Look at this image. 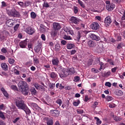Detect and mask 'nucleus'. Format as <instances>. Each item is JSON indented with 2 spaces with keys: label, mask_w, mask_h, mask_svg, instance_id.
<instances>
[{
  "label": "nucleus",
  "mask_w": 125,
  "mask_h": 125,
  "mask_svg": "<svg viewBox=\"0 0 125 125\" xmlns=\"http://www.w3.org/2000/svg\"><path fill=\"white\" fill-rule=\"evenodd\" d=\"M19 90L23 95L26 96L29 94V87L28 83L25 81H20L18 84Z\"/></svg>",
  "instance_id": "nucleus-1"
},
{
  "label": "nucleus",
  "mask_w": 125,
  "mask_h": 125,
  "mask_svg": "<svg viewBox=\"0 0 125 125\" xmlns=\"http://www.w3.org/2000/svg\"><path fill=\"white\" fill-rule=\"evenodd\" d=\"M25 105L26 104H25L24 101L21 99L17 100L16 101V105L19 109L22 110Z\"/></svg>",
  "instance_id": "nucleus-2"
},
{
  "label": "nucleus",
  "mask_w": 125,
  "mask_h": 125,
  "mask_svg": "<svg viewBox=\"0 0 125 125\" xmlns=\"http://www.w3.org/2000/svg\"><path fill=\"white\" fill-rule=\"evenodd\" d=\"M69 21L70 23H71L72 24H75V25H78V24L80 23L81 20L78 18H76V17L72 16L69 19Z\"/></svg>",
  "instance_id": "nucleus-3"
},
{
  "label": "nucleus",
  "mask_w": 125,
  "mask_h": 125,
  "mask_svg": "<svg viewBox=\"0 0 125 125\" xmlns=\"http://www.w3.org/2000/svg\"><path fill=\"white\" fill-rule=\"evenodd\" d=\"M90 28L92 30H94V31H97V30H99L100 28V25H99V23L97 22H93L90 25Z\"/></svg>",
  "instance_id": "nucleus-4"
},
{
  "label": "nucleus",
  "mask_w": 125,
  "mask_h": 125,
  "mask_svg": "<svg viewBox=\"0 0 125 125\" xmlns=\"http://www.w3.org/2000/svg\"><path fill=\"white\" fill-rule=\"evenodd\" d=\"M89 36L90 37V39L92 40V41H96V42H99L101 39L100 37L93 34V33H90L89 34Z\"/></svg>",
  "instance_id": "nucleus-5"
},
{
  "label": "nucleus",
  "mask_w": 125,
  "mask_h": 125,
  "mask_svg": "<svg viewBox=\"0 0 125 125\" xmlns=\"http://www.w3.org/2000/svg\"><path fill=\"white\" fill-rule=\"evenodd\" d=\"M50 114L53 117H59V115H60V111L57 109H51L50 110Z\"/></svg>",
  "instance_id": "nucleus-6"
},
{
  "label": "nucleus",
  "mask_w": 125,
  "mask_h": 125,
  "mask_svg": "<svg viewBox=\"0 0 125 125\" xmlns=\"http://www.w3.org/2000/svg\"><path fill=\"white\" fill-rule=\"evenodd\" d=\"M69 75H70V73H69L68 69L63 70L62 73L59 74L60 78H66Z\"/></svg>",
  "instance_id": "nucleus-7"
},
{
  "label": "nucleus",
  "mask_w": 125,
  "mask_h": 125,
  "mask_svg": "<svg viewBox=\"0 0 125 125\" xmlns=\"http://www.w3.org/2000/svg\"><path fill=\"white\" fill-rule=\"evenodd\" d=\"M25 32H26V33L28 34V35H33V34H34L35 32H36V30L35 29V28H32L31 27H28L25 29Z\"/></svg>",
  "instance_id": "nucleus-8"
},
{
  "label": "nucleus",
  "mask_w": 125,
  "mask_h": 125,
  "mask_svg": "<svg viewBox=\"0 0 125 125\" xmlns=\"http://www.w3.org/2000/svg\"><path fill=\"white\" fill-rule=\"evenodd\" d=\"M104 23L105 27H109L112 23V20L110 17H107L104 20Z\"/></svg>",
  "instance_id": "nucleus-9"
},
{
  "label": "nucleus",
  "mask_w": 125,
  "mask_h": 125,
  "mask_svg": "<svg viewBox=\"0 0 125 125\" xmlns=\"http://www.w3.org/2000/svg\"><path fill=\"white\" fill-rule=\"evenodd\" d=\"M15 24L14 21L13 20H8L6 21V25L8 26V27H13L14 25Z\"/></svg>",
  "instance_id": "nucleus-10"
},
{
  "label": "nucleus",
  "mask_w": 125,
  "mask_h": 125,
  "mask_svg": "<svg viewBox=\"0 0 125 125\" xmlns=\"http://www.w3.org/2000/svg\"><path fill=\"white\" fill-rule=\"evenodd\" d=\"M27 44H28V39H26L25 40L20 42V46L21 48H25V47L27 46Z\"/></svg>",
  "instance_id": "nucleus-11"
},
{
  "label": "nucleus",
  "mask_w": 125,
  "mask_h": 125,
  "mask_svg": "<svg viewBox=\"0 0 125 125\" xmlns=\"http://www.w3.org/2000/svg\"><path fill=\"white\" fill-rule=\"evenodd\" d=\"M53 29L55 31H58L61 29L60 23L57 22H54L53 23Z\"/></svg>",
  "instance_id": "nucleus-12"
},
{
  "label": "nucleus",
  "mask_w": 125,
  "mask_h": 125,
  "mask_svg": "<svg viewBox=\"0 0 125 125\" xmlns=\"http://www.w3.org/2000/svg\"><path fill=\"white\" fill-rule=\"evenodd\" d=\"M114 37L116 39V41L117 42H121V41H122V36H121V34H120V33L115 32Z\"/></svg>",
  "instance_id": "nucleus-13"
},
{
  "label": "nucleus",
  "mask_w": 125,
  "mask_h": 125,
  "mask_svg": "<svg viewBox=\"0 0 125 125\" xmlns=\"http://www.w3.org/2000/svg\"><path fill=\"white\" fill-rule=\"evenodd\" d=\"M116 7V5L113 3H111L109 5H106V8L108 11H112V10H114V9Z\"/></svg>",
  "instance_id": "nucleus-14"
},
{
  "label": "nucleus",
  "mask_w": 125,
  "mask_h": 125,
  "mask_svg": "<svg viewBox=\"0 0 125 125\" xmlns=\"http://www.w3.org/2000/svg\"><path fill=\"white\" fill-rule=\"evenodd\" d=\"M89 47H95L96 46V42L92 40H89L87 42Z\"/></svg>",
  "instance_id": "nucleus-15"
},
{
  "label": "nucleus",
  "mask_w": 125,
  "mask_h": 125,
  "mask_svg": "<svg viewBox=\"0 0 125 125\" xmlns=\"http://www.w3.org/2000/svg\"><path fill=\"white\" fill-rule=\"evenodd\" d=\"M83 36H84V35H83V32L79 31L76 36V41L79 42L81 40V37H83Z\"/></svg>",
  "instance_id": "nucleus-16"
},
{
  "label": "nucleus",
  "mask_w": 125,
  "mask_h": 125,
  "mask_svg": "<svg viewBox=\"0 0 125 125\" xmlns=\"http://www.w3.org/2000/svg\"><path fill=\"white\" fill-rule=\"evenodd\" d=\"M97 63H99V65H100V68L99 69V70L100 71H101V70H104V69H105V65H104V63H103V62H100V60L99 59L98 61H97Z\"/></svg>",
  "instance_id": "nucleus-17"
},
{
  "label": "nucleus",
  "mask_w": 125,
  "mask_h": 125,
  "mask_svg": "<svg viewBox=\"0 0 125 125\" xmlns=\"http://www.w3.org/2000/svg\"><path fill=\"white\" fill-rule=\"evenodd\" d=\"M21 110L25 111L26 115H29V114H31V110L29 109L28 106H27V105H25Z\"/></svg>",
  "instance_id": "nucleus-18"
},
{
  "label": "nucleus",
  "mask_w": 125,
  "mask_h": 125,
  "mask_svg": "<svg viewBox=\"0 0 125 125\" xmlns=\"http://www.w3.org/2000/svg\"><path fill=\"white\" fill-rule=\"evenodd\" d=\"M53 65H55V66H58V64L59 63V60L58 58H55L52 60Z\"/></svg>",
  "instance_id": "nucleus-19"
},
{
  "label": "nucleus",
  "mask_w": 125,
  "mask_h": 125,
  "mask_svg": "<svg viewBox=\"0 0 125 125\" xmlns=\"http://www.w3.org/2000/svg\"><path fill=\"white\" fill-rule=\"evenodd\" d=\"M0 90L2 92L3 95L5 96V97H6V98H8V93H7V91H6V90H5L4 88L1 87L0 88Z\"/></svg>",
  "instance_id": "nucleus-20"
},
{
  "label": "nucleus",
  "mask_w": 125,
  "mask_h": 125,
  "mask_svg": "<svg viewBox=\"0 0 125 125\" xmlns=\"http://www.w3.org/2000/svg\"><path fill=\"white\" fill-rule=\"evenodd\" d=\"M1 67L4 71H7L8 70V66H7L6 63L2 62L1 64Z\"/></svg>",
  "instance_id": "nucleus-21"
},
{
  "label": "nucleus",
  "mask_w": 125,
  "mask_h": 125,
  "mask_svg": "<svg viewBox=\"0 0 125 125\" xmlns=\"http://www.w3.org/2000/svg\"><path fill=\"white\" fill-rule=\"evenodd\" d=\"M7 13L9 16H11V17H15L14 9L8 10L7 11Z\"/></svg>",
  "instance_id": "nucleus-22"
},
{
  "label": "nucleus",
  "mask_w": 125,
  "mask_h": 125,
  "mask_svg": "<svg viewBox=\"0 0 125 125\" xmlns=\"http://www.w3.org/2000/svg\"><path fill=\"white\" fill-rule=\"evenodd\" d=\"M41 48H42V46H41V45H37L36 46L34 47V51L37 53H39V52L41 51Z\"/></svg>",
  "instance_id": "nucleus-23"
},
{
  "label": "nucleus",
  "mask_w": 125,
  "mask_h": 125,
  "mask_svg": "<svg viewBox=\"0 0 125 125\" xmlns=\"http://www.w3.org/2000/svg\"><path fill=\"white\" fill-rule=\"evenodd\" d=\"M75 47V45L73 43H67L66 45V48L67 49H72Z\"/></svg>",
  "instance_id": "nucleus-24"
},
{
  "label": "nucleus",
  "mask_w": 125,
  "mask_h": 125,
  "mask_svg": "<svg viewBox=\"0 0 125 125\" xmlns=\"http://www.w3.org/2000/svg\"><path fill=\"white\" fill-rule=\"evenodd\" d=\"M50 77L51 78V79H55L56 78H57V74L54 72H51L50 74Z\"/></svg>",
  "instance_id": "nucleus-25"
},
{
  "label": "nucleus",
  "mask_w": 125,
  "mask_h": 125,
  "mask_svg": "<svg viewBox=\"0 0 125 125\" xmlns=\"http://www.w3.org/2000/svg\"><path fill=\"white\" fill-rule=\"evenodd\" d=\"M55 50L56 51H60V50H61V47H60V44L59 43H57L55 45Z\"/></svg>",
  "instance_id": "nucleus-26"
},
{
  "label": "nucleus",
  "mask_w": 125,
  "mask_h": 125,
  "mask_svg": "<svg viewBox=\"0 0 125 125\" xmlns=\"http://www.w3.org/2000/svg\"><path fill=\"white\" fill-rule=\"evenodd\" d=\"M30 90L32 95H36L37 90H36V88H35L34 87H31Z\"/></svg>",
  "instance_id": "nucleus-27"
},
{
  "label": "nucleus",
  "mask_w": 125,
  "mask_h": 125,
  "mask_svg": "<svg viewBox=\"0 0 125 125\" xmlns=\"http://www.w3.org/2000/svg\"><path fill=\"white\" fill-rule=\"evenodd\" d=\"M68 71V73H69V75H73L75 74V68H71L69 69H67Z\"/></svg>",
  "instance_id": "nucleus-28"
},
{
  "label": "nucleus",
  "mask_w": 125,
  "mask_h": 125,
  "mask_svg": "<svg viewBox=\"0 0 125 125\" xmlns=\"http://www.w3.org/2000/svg\"><path fill=\"white\" fill-rule=\"evenodd\" d=\"M14 15L15 16V17L19 18V17H20V13H19L16 10L14 9Z\"/></svg>",
  "instance_id": "nucleus-29"
},
{
  "label": "nucleus",
  "mask_w": 125,
  "mask_h": 125,
  "mask_svg": "<svg viewBox=\"0 0 125 125\" xmlns=\"http://www.w3.org/2000/svg\"><path fill=\"white\" fill-rule=\"evenodd\" d=\"M123 46H125V44L123 42H121L118 44L117 48L118 49H121V48H123Z\"/></svg>",
  "instance_id": "nucleus-30"
},
{
  "label": "nucleus",
  "mask_w": 125,
  "mask_h": 125,
  "mask_svg": "<svg viewBox=\"0 0 125 125\" xmlns=\"http://www.w3.org/2000/svg\"><path fill=\"white\" fill-rule=\"evenodd\" d=\"M11 89H12L13 90H14V91H18V88L17 87V85H11L10 86Z\"/></svg>",
  "instance_id": "nucleus-31"
},
{
  "label": "nucleus",
  "mask_w": 125,
  "mask_h": 125,
  "mask_svg": "<svg viewBox=\"0 0 125 125\" xmlns=\"http://www.w3.org/2000/svg\"><path fill=\"white\" fill-rule=\"evenodd\" d=\"M95 120H96L97 121V125H101V124H102V122L101 121H100V119L99 118H98L97 117H94Z\"/></svg>",
  "instance_id": "nucleus-32"
},
{
  "label": "nucleus",
  "mask_w": 125,
  "mask_h": 125,
  "mask_svg": "<svg viewBox=\"0 0 125 125\" xmlns=\"http://www.w3.org/2000/svg\"><path fill=\"white\" fill-rule=\"evenodd\" d=\"M63 39H64V40H72V38H71L70 36H68L67 35L64 34L63 36Z\"/></svg>",
  "instance_id": "nucleus-33"
},
{
  "label": "nucleus",
  "mask_w": 125,
  "mask_h": 125,
  "mask_svg": "<svg viewBox=\"0 0 125 125\" xmlns=\"http://www.w3.org/2000/svg\"><path fill=\"white\" fill-rule=\"evenodd\" d=\"M31 17L32 18V19H35L37 17V15L36 14V13L34 12H32L30 14Z\"/></svg>",
  "instance_id": "nucleus-34"
},
{
  "label": "nucleus",
  "mask_w": 125,
  "mask_h": 125,
  "mask_svg": "<svg viewBox=\"0 0 125 125\" xmlns=\"http://www.w3.org/2000/svg\"><path fill=\"white\" fill-rule=\"evenodd\" d=\"M31 106L36 110L37 109H40V106H39V105H38L36 104L32 103Z\"/></svg>",
  "instance_id": "nucleus-35"
},
{
  "label": "nucleus",
  "mask_w": 125,
  "mask_h": 125,
  "mask_svg": "<svg viewBox=\"0 0 125 125\" xmlns=\"http://www.w3.org/2000/svg\"><path fill=\"white\" fill-rule=\"evenodd\" d=\"M43 7H46V8L49 7V4H48V2L45 1L43 3Z\"/></svg>",
  "instance_id": "nucleus-36"
},
{
  "label": "nucleus",
  "mask_w": 125,
  "mask_h": 125,
  "mask_svg": "<svg viewBox=\"0 0 125 125\" xmlns=\"http://www.w3.org/2000/svg\"><path fill=\"white\" fill-rule=\"evenodd\" d=\"M73 11L75 14H77V13H78V12H79V8H78V7L77 6H74Z\"/></svg>",
  "instance_id": "nucleus-37"
},
{
  "label": "nucleus",
  "mask_w": 125,
  "mask_h": 125,
  "mask_svg": "<svg viewBox=\"0 0 125 125\" xmlns=\"http://www.w3.org/2000/svg\"><path fill=\"white\" fill-rule=\"evenodd\" d=\"M0 118L2 119V120H5V116L4 114H3V112L0 111Z\"/></svg>",
  "instance_id": "nucleus-38"
},
{
  "label": "nucleus",
  "mask_w": 125,
  "mask_h": 125,
  "mask_svg": "<svg viewBox=\"0 0 125 125\" xmlns=\"http://www.w3.org/2000/svg\"><path fill=\"white\" fill-rule=\"evenodd\" d=\"M56 103H57V104H59L60 106H61L62 104V100L60 99H59L56 101Z\"/></svg>",
  "instance_id": "nucleus-39"
},
{
  "label": "nucleus",
  "mask_w": 125,
  "mask_h": 125,
  "mask_svg": "<svg viewBox=\"0 0 125 125\" xmlns=\"http://www.w3.org/2000/svg\"><path fill=\"white\" fill-rule=\"evenodd\" d=\"M19 26H20V24H17L14 27V32H16L17 30H18V28H19Z\"/></svg>",
  "instance_id": "nucleus-40"
},
{
  "label": "nucleus",
  "mask_w": 125,
  "mask_h": 125,
  "mask_svg": "<svg viewBox=\"0 0 125 125\" xmlns=\"http://www.w3.org/2000/svg\"><path fill=\"white\" fill-rule=\"evenodd\" d=\"M78 3H79V4L81 5V6H82L83 8L85 7V6H84V4H83V1H82V0H78Z\"/></svg>",
  "instance_id": "nucleus-41"
},
{
  "label": "nucleus",
  "mask_w": 125,
  "mask_h": 125,
  "mask_svg": "<svg viewBox=\"0 0 125 125\" xmlns=\"http://www.w3.org/2000/svg\"><path fill=\"white\" fill-rule=\"evenodd\" d=\"M116 95L118 96H122L123 95V91L121 90H118L116 91Z\"/></svg>",
  "instance_id": "nucleus-42"
},
{
  "label": "nucleus",
  "mask_w": 125,
  "mask_h": 125,
  "mask_svg": "<svg viewBox=\"0 0 125 125\" xmlns=\"http://www.w3.org/2000/svg\"><path fill=\"white\" fill-rule=\"evenodd\" d=\"M92 63H93V60H89L87 62V64L88 66H91L92 65Z\"/></svg>",
  "instance_id": "nucleus-43"
},
{
  "label": "nucleus",
  "mask_w": 125,
  "mask_h": 125,
  "mask_svg": "<svg viewBox=\"0 0 125 125\" xmlns=\"http://www.w3.org/2000/svg\"><path fill=\"white\" fill-rule=\"evenodd\" d=\"M49 86L51 89H53L55 87V83H50Z\"/></svg>",
  "instance_id": "nucleus-44"
},
{
  "label": "nucleus",
  "mask_w": 125,
  "mask_h": 125,
  "mask_svg": "<svg viewBox=\"0 0 125 125\" xmlns=\"http://www.w3.org/2000/svg\"><path fill=\"white\" fill-rule=\"evenodd\" d=\"M80 103H81V101H80V100H78V101L77 102H73V105L74 106H79V104H80Z\"/></svg>",
  "instance_id": "nucleus-45"
},
{
  "label": "nucleus",
  "mask_w": 125,
  "mask_h": 125,
  "mask_svg": "<svg viewBox=\"0 0 125 125\" xmlns=\"http://www.w3.org/2000/svg\"><path fill=\"white\" fill-rule=\"evenodd\" d=\"M80 80H81V78L79 76H76L74 78V82H80Z\"/></svg>",
  "instance_id": "nucleus-46"
},
{
  "label": "nucleus",
  "mask_w": 125,
  "mask_h": 125,
  "mask_svg": "<svg viewBox=\"0 0 125 125\" xmlns=\"http://www.w3.org/2000/svg\"><path fill=\"white\" fill-rule=\"evenodd\" d=\"M113 99H114V98H113V97H112L110 96H107L106 97V100H107V101H108V102H109V101H112V100H113Z\"/></svg>",
  "instance_id": "nucleus-47"
},
{
  "label": "nucleus",
  "mask_w": 125,
  "mask_h": 125,
  "mask_svg": "<svg viewBox=\"0 0 125 125\" xmlns=\"http://www.w3.org/2000/svg\"><path fill=\"white\" fill-rule=\"evenodd\" d=\"M8 62L9 64H13L15 62V60L14 59H9Z\"/></svg>",
  "instance_id": "nucleus-48"
},
{
  "label": "nucleus",
  "mask_w": 125,
  "mask_h": 125,
  "mask_svg": "<svg viewBox=\"0 0 125 125\" xmlns=\"http://www.w3.org/2000/svg\"><path fill=\"white\" fill-rule=\"evenodd\" d=\"M77 114H83V110L82 109H77Z\"/></svg>",
  "instance_id": "nucleus-49"
},
{
  "label": "nucleus",
  "mask_w": 125,
  "mask_h": 125,
  "mask_svg": "<svg viewBox=\"0 0 125 125\" xmlns=\"http://www.w3.org/2000/svg\"><path fill=\"white\" fill-rule=\"evenodd\" d=\"M105 86H108V87H111L112 86V84L110 82H106L105 83Z\"/></svg>",
  "instance_id": "nucleus-50"
},
{
  "label": "nucleus",
  "mask_w": 125,
  "mask_h": 125,
  "mask_svg": "<svg viewBox=\"0 0 125 125\" xmlns=\"http://www.w3.org/2000/svg\"><path fill=\"white\" fill-rule=\"evenodd\" d=\"M47 125H53V121L50 120L47 122Z\"/></svg>",
  "instance_id": "nucleus-51"
},
{
  "label": "nucleus",
  "mask_w": 125,
  "mask_h": 125,
  "mask_svg": "<svg viewBox=\"0 0 125 125\" xmlns=\"http://www.w3.org/2000/svg\"><path fill=\"white\" fill-rule=\"evenodd\" d=\"M1 51L2 53L5 54V53H7V50H6L5 49V48L3 47L1 49Z\"/></svg>",
  "instance_id": "nucleus-52"
},
{
  "label": "nucleus",
  "mask_w": 125,
  "mask_h": 125,
  "mask_svg": "<svg viewBox=\"0 0 125 125\" xmlns=\"http://www.w3.org/2000/svg\"><path fill=\"white\" fill-rule=\"evenodd\" d=\"M110 75H111L110 71H108L107 72L104 74V77H108V76H110Z\"/></svg>",
  "instance_id": "nucleus-53"
},
{
  "label": "nucleus",
  "mask_w": 125,
  "mask_h": 125,
  "mask_svg": "<svg viewBox=\"0 0 125 125\" xmlns=\"http://www.w3.org/2000/svg\"><path fill=\"white\" fill-rule=\"evenodd\" d=\"M34 85L35 87L36 88V89H39V88L40 87V84L38 83H36L34 84Z\"/></svg>",
  "instance_id": "nucleus-54"
},
{
  "label": "nucleus",
  "mask_w": 125,
  "mask_h": 125,
  "mask_svg": "<svg viewBox=\"0 0 125 125\" xmlns=\"http://www.w3.org/2000/svg\"><path fill=\"white\" fill-rule=\"evenodd\" d=\"M18 4L21 6V7H23L24 6V2L22 1H18Z\"/></svg>",
  "instance_id": "nucleus-55"
},
{
  "label": "nucleus",
  "mask_w": 125,
  "mask_h": 125,
  "mask_svg": "<svg viewBox=\"0 0 125 125\" xmlns=\"http://www.w3.org/2000/svg\"><path fill=\"white\" fill-rule=\"evenodd\" d=\"M20 120V117L16 118L13 121V123L14 124H16L18 121Z\"/></svg>",
  "instance_id": "nucleus-56"
},
{
  "label": "nucleus",
  "mask_w": 125,
  "mask_h": 125,
  "mask_svg": "<svg viewBox=\"0 0 125 125\" xmlns=\"http://www.w3.org/2000/svg\"><path fill=\"white\" fill-rule=\"evenodd\" d=\"M109 107H110V108H115V107H116V104H109Z\"/></svg>",
  "instance_id": "nucleus-57"
},
{
  "label": "nucleus",
  "mask_w": 125,
  "mask_h": 125,
  "mask_svg": "<svg viewBox=\"0 0 125 125\" xmlns=\"http://www.w3.org/2000/svg\"><path fill=\"white\" fill-rule=\"evenodd\" d=\"M91 71L94 73H99L98 69H95L94 68H92Z\"/></svg>",
  "instance_id": "nucleus-58"
},
{
  "label": "nucleus",
  "mask_w": 125,
  "mask_h": 125,
  "mask_svg": "<svg viewBox=\"0 0 125 125\" xmlns=\"http://www.w3.org/2000/svg\"><path fill=\"white\" fill-rule=\"evenodd\" d=\"M76 52H77V50H72L70 51V54L71 55H74V54H75V53H76Z\"/></svg>",
  "instance_id": "nucleus-59"
},
{
  "label": "nucleus",
  "mask_w": 125,
  "mask_h": 125,
  "mask_svg": "<svg viewBox=\"0 0 125 125\" xmlns=\"http://www.w3.org/2000/svg\"><path fill=\"white\" fill-rule=\"evenodd\" d=\"M97 106H98V102H95L93 104V107H94V108H96Z\"/></svg>",
  "instance_id": "nucleus-60"
},
{
  "label": "nucleus",
  "mask_w": 125,
  "mask_h": 125,
  "mask_svg": "<svg viewBox=\"0 0 125 125\" xmlns=\"http://www.w3.org/2000/svg\"><path fill=\"white\" fill-rule=\"evenodd\" d=\"M0 60H5V57L3 55H0Z\"/></svg>",
  "instance_id": "nucleus-61"
},
{
  "label": "nucleus",
  "mask_w": 125,
  "mask_h": 125,
  "mask_svg": "<svg viewBox=\"0 0 125 125\" xmlns=\"http://www.w3.org/2000/svg\"><path fill=\"white\" fill-rule=\"evenodd\" d=\"M41 39L42 40V41H45V35H44V34H42L41 35Z\"/></svg>",
  "instance_id": "nucleus-62"
},
{
  "label": "nucleus",
  "mask_w": 125,
  "mask_h": 125,
  "mask_svg": "<svg viewBox=\"0 0 125 125\" xmlns=\"http://www.w3.org/2000/svg\"><path fill=\"white\" fill-rule=\"evenodd\" d=\"M1 3H2V6L3 7H5V6H7L6 3L4 1H2Z\"/></svg>",
  "instance_id": "nucleus-63"
},
{
  "label": "nucleus",
  "mask_w": 125,
  "mask_h": 125,
  "mask_svg": "<svg viewBox=\"0 0 125 125\" xmlns=\"http://www.w3.org/2000/svg\"><path fill=\"white\" fill-rule=\"evenodd\" d=\"M25 6H29L30 5V1H25L24 2Z\"/></svg>",
  "instance_id": "nucleus-64"
}]
</instances>
